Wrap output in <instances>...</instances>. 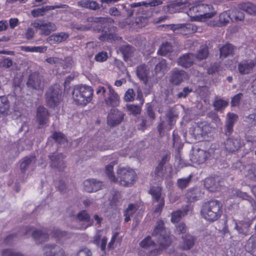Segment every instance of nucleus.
<instances>
[{"label":"nucleus","mask_w":256,"mask_h":256,"mask_svg":"<svg viewBox=\"0 0 256 256\" xmlns=\"http://www.w3.org/2000/svg\"><path fill=\"white\" fill-rule=\"evenodd\" d=\"M35 156H26L22 160L20 164V168L22 172L24 173L35 162Z\"/></svg>","instance_id":"38"},{"label":"nucleus","mask_w":256,"mask_h":256,"mask_svg":"<svg viewBox=\"0 0 256 256\" xmlns=\"http://www.w3.org/2000/svg\"><path fill=\"white\" fill-rule=\"evenodd\" d=\"M206 8L205 9L204 12L203 14H202V20L212 18L216 14V12L212 5L208 4Z\"/></svg>","instance_id":"46"},{"label":"nucleus","mask_w":256,"mask_h":256,"mask_svg":"<svg viewBox=\"0 0 256 256\" xmlns=\"http://www.w3.org/2000/svg\"><path fill=\"white\" fill-rule=\"evenodd\" d=\"M247 177L252 180H256V164H253L251 166L250 168L248 170L246 175Z\"/></svg>","instance_id":"60"},{"label":"nucleus","mask_w":256,"mask_h":256,"mask_svg":"<svg viewBox=\"0 0 256 256\" xmlns=\"http://www.w3.org/2000/svg\"><path fill=\"white\" fill-rule=\"evenodd\" d=\"M96 94L102 96L104 100L105 98L107 96V93H108V89L107 88V84L106 86H98L96 90Z\"/></svg>","instance_id":"61"},{"label":"nucleus","mask_w":256,"mask_h":256,"mask_svg":"<svg viewBox=\"0 0 256 256\" xmlns=\"http://www.w3.org/2000/svg\"><path fill=\"white\" fill-rule=\"evenodd\" d=\"M88 22H100L102 24H112L114 22V20L110 18H88L87 19Z\"/></svg>","instance_id":"50"},{"label":"nucleus","mask_w":256,"mask_h":256,"mask_svg":"<svg viewBox=\"0 0 256 256\" xmlns=\"http://www.w3.org/2000/svg\"><path fill=\"white\" fill-rule=\"evenodd\" d=\"M256 66V60H243L238 62V69L241 74H247L252 72Z\"/></svg>","instance_id":"11"},{"label":"nucleus","mask_w":256,"mask_h":256,"mask_svg":"<svg viewBox=\"0 0 256 256\" xmlns=\"http://www.w3.org/2000/svg\"><path fill=\"white\" fill-rule=\"evenodd\" d=\"M188 78L186 72L178 68H174L170 73V81L174 85H179Z\"/></svg>","instance_id":"10"},{"label":"nucleus","mask_w":256,"mask_h":256,"mask_svg":"<svg viewBox=\"0 0 256 256\" xmlns=\"http://www.w3.org/2000/svg\"><path fill=\"white\" fill-rule=\"evenodd\" d=\"M51 138L54 139L56 142L60 144H64L67 142L65 136L60 132H54Z\"/></svg>","instance_id":"54"},{"label":"nucleus","mask_w":256,"mask_h":256,"mask_svg":"<svg viewBox=\"0 0 256 256\" xmlns=\"http://www.w3.org/2000/svg\"><path fill=\"white\" fill-rule=\"evenodd\" d=\"M245 249L253 256H256V234L252 235L246 242Z\"/></svg>","instance_id":"30"},{"label":"nucleus","mask_w":256,"mask_h":256,"mask_svg":"<svg viewBox=\"0 0 256 256\" xmlns=\"http://www.w3.org/2000/svg\"><path fill=\"white\" fill-rule=\"evenodd\" d=\"M68 37L69 34L66 32H57L50 36L47 40L51 44H59L66 40Z\"/></svg>","instance_id":"26"},{"label":"nucleus","mask_w":256,"mask_h":256,"mask_svg":"<svg viewBox=\"0 0 256 256\" xmlns=\"http://www.w3.org/2000/svg\"><path fill=\"white\" fill-rule=\"evenodd\" d=\"M162 188L159 186H152L150 190V194L152 196L154 200L164 198L162 196Z\"/></svg>","instance_id":"45"},{"label":"nucleus","mask_w":256,"mask_h":256,"mask_svg":"<svg viewBox=\"0 0 256 256\" xmlns=\"http://www.w3.org/2000/svg\"><path fill=\"white\" fill-rule=\"evenodd\" d=\"M49 114L47 109L43 106H40L37 108L36 120L39 124V128H43L48 123Z\"/></svg>","instance_id":"13"},{"label":"nucleus","mask_w":256,"mask_h":256,"mask_svg":"<svg viewBox=\"0 0 256 256\" xmlns=\"http://www.w3.org/2000/svg\"><path fill=\"white\" fill-rule=\"evenodd\" d=\"M208 156V153L200 149L194 151L191 156L190 160L194 163L201 164L204 163Z\"/></svg>","instance_id":"23"},{"label":"nucleus","mask_w":256,"mask_h":256,"mask_svg":"<svg viewBox=\"0 0 256 256\" xmlns=\"http://www.w3.org/2000/svg\"><path fill=\"white\" fill-rule=\"evenodd\" d=\"M189 13L191 14H196L194 16V20L196 21H202L200 18L201 10L200 3L195 4L190 8Z\"/></svg>","instance_id":"44"},{"label":"nucleus","mask_w":256,"mask_h":256,"mask_svg":"<svg viewBox=\"0 0 256 256\" xmlns=\"http://www.w3.org/2000/svg\"><path fill=\"white\" fill-rule=\"evenodd\" d=\"M46 102L47 104L54 108L57 106L62 100L61 90L58 85L50 86L46 94Z\"/></svg>","instance_id":"6"},{"label":"nucleus","mask_w":256,"mask_h":256,"mask_svg":"<svg viewBox=\"0 0 256 256\" xmlns=\"http://www.w3.org/2000/svg\"><path fill=\"white\" fill-rule=\"evenodd\" d=\"M172 50V48L168 42L163 43L160 47L158 54L161 56H166Z\"/></svg>","instance_id":"47"},{"label":"nucleus","mask_w":256,"mask_h":256,"mask_svg":"<svg viewBox=\"0 0 256 256\" xmlns=\"http://www.w3.org/2000/svg\"><path fill=\"white\" fill-rule=\"evenodd\" d=\"M120 51L122 54L125 61H128V58L133 56L135 49L129 44L122 46Z\"/></svg>","instance_id":"37"},{"label":"nucleus","mask_w":256,"mask_h":256,"mask_svg":"<svg viewBox=\"0 0 256 256\" xmlns=\"http://www.w3.org/2000/svg\"><path fill=\"white\" fill-rule=\"evenodd\" d=\"M124 114L118 109H112L108 116V124L110 126L119 124L123 120Z\"/></svg>","instance_id":"14"},{"label":"nucleus","mask_w":256,"mask_h":256,"mask_svg":"<svg viewBox=\"0 0 256 256\" xmlns=\"http://www.w3.org/2000/svg\"><path fill=\"white\" fill-rule=\"evenodd\" d=\"M134 96L135 94L134 90L132 88H129L124 94V100L126 102H131L134 100Z\"/></svg>","instance_id":"62"},{"label":"nucleus","mask_w":256,"mask_h":256,"mask_svg":"<svg viewBox=\"0 0 256 256\" xmlns=\"http://www.w3.org/2000/svg\"><path fill=\"white\" fill-rule=\"evenodd\" d=\"M187 228L186 225L184 223H180L176 226L174 229V234L176 236H184L186 234Z\"/></svg>","instance_id":"56"},{"label":"nucleus","mask_w":256,"mask_h":256,"mask_svg":"<svg viewBox=\"0 0 256 256\" xmlns=\"http://www.w3.org/2000/svg\"><path fill=\"white\" fill-rule=\"evenodd\" d=\"M189 211L188 206H186L182 209L178 210L172 213L171 221L172 222H176L180 220L182 216L186 215Z\"/></svg>","instance_id":"32"},{"label":"nucleus","mask_w":256,"mask_h":256,"mask_svg":"<svg viewBox=\"0 0 256 256\" xmlns=\"http://www.w3.org/2000/svg\"><path fill=\"white\" fill-rule=\"evenodd\" d=\"M68 6L66 4H60L56 6H46L41 8L34 9L32 10L31 14L34 18L43 16L44 14L50 10L59 8H66Z\"/></svg>","instance_id":"22"},{"label":"nucleus","mask_w":256,"mask_h":256,"mask_svg":"<svg viewBox=\"0 0 256 256\" xmlns=\"http://www.w3.org/2000/svg\"><path fill=\"white\" fill-rule=\"evenodd\" d=\"M233 223L234 229L237 230L238 234L246 236L248 234L250 228L252 224L250 221L241 220L236 222L234 220Z\"/></svg>","instance_id":"18"},{"label":"nucleus","mask_w":256,"mask_h":256,"mask_svg":"<svg viewBox=\"0 0 256 256\" xmlns=\"http://www.w3.org/2000/svg\"><path fill=\"white\" fill-rule=\"evenodd\" d=\"M234 46L230 44H226L220 46V58L224 59L234 54Z\"/></svg>","instance_id":"29"},{"label":"nucleus","mask_w":256,"mask_h":256,"mask_svg":"<svg viewBox=\"0 0 256 256\" xmlns=\"http://www.w3.org/2000/svg\"><path fill=\"white\" fill-rule=\"evenodd\" d=\"M76 220L82 223L80 228L86 229L93 224V220L90 218L89 214L86 210H82L76 216Z\"/></svg>","instance_id":"16"},{"label":"nucleus","mask_w":256,"mask_h":256,"mask_svg":"<svg viewBox=\"0 0 256 256\" xmlns=\"http://www.w3.org/2000/svg\"><path fill=\"white\" fill-rule=\"evenodd\" d=\"M138 209V207L136 204H129L124 212V216H125L124 222H129L130 220V216L136 212Z\"/></svg>","instance_id":"43"},{"label":"nucleus","mask_w":256,"mask_h":256,"mask_svg":"<svg viewBox=\"0 0 256 256\" xmlns=\"http://www.w3.org/2000/svg\"><path fill=\"white\" fill-rule=\"evenodd\" d=\"M154 245L155 243L151 240L150 236H147L140 243V246L146 250L154 248Z\"/></svg>","instance_id":"51"},{"label":"nucleus","mask_w":256,"mask_h":256,"mask_svg":"<svg viewBox=\"0 0 256 256\" xmlns=\"http://www.w3.org/2000/svg\"><path fill=\"white\" fill-rule=\"evenodd\" d=\"M192 176L190 174L187 178H178L176 182V184L178 188L180 190L186 188L189 185L192 180Z\"/></svg>","instance_id":"48"},{"label":"nucleus","mask_w":256,"mask_h":256,"mask_svg":"<svg viewBox=\"0 0 256 256\" xmlns=\"http://www.w3.org/2000/svg\"><path fill=\"white\" fill-rule=\"evenodd\" d=\"M154 202L157 203L156 204L154 205V214L156 216H158L160 214L164 206V199L162 198L156 200H154Z\"/></svg>","instance_id":"52"},{"label":"nucleus","mask_w":256,"mask_h":256,"mask_svg":"<svg viewBox=\"0 0 256 256\" xmlns=\"http://www.w3.org/2000/svg\"><path fill=\"white\" fill-rule=\"evenodd\" d=\"M194 60V54L192 53H187L180 56L176 62L178 66L184 68H188L193 65Z\"/></svg>","instance_id":"19"},{"label":"nucleus","mask_w":256,"mask_h":256,"mask_svg":"<svg viewBox=\"0 0 256 256\" xmlns=\"http://www.w3.org/2000/svg\"><path fill=\"white\" fill-rule=\"evenodd\" d=\"M114 38V34L108 32L106 31L103 32L102 33L98 36V39L101 41H107L111 42Z\"/></svg>","instance_id":"58"},{"label":"nucleus","mask_w":256,"mask_h":256,"mask_svg":"<svg viewBox=\"0 0 256 256\" xmlns=\"http://www.w3.org/2000/svg\"><path fill=\"white\" fill-rule=\"evenodd\" d=\"M116 163L114 162H111L110 164L107 165L106 166V172L107 176L108 177L110 180L112 182H116V178L114 174L113 167L114 165Z\"/></svg>","instance_id":"55"},{"label":"nucleus","mask_w":256,"mask_h":256,"mask_svg":"<svg viewBox=\"0 0 256 256\" xmlns=\"http://www.w3.org/2000/svg\"><path fill=\"white\" fill-rule=\"evenodd\" d=\"M150 70L152 68L148 66V64L146 66L144 64L139 66L136 69L137 76L140 78L144 80L148 76Z\"/></svg>","instance_id":"40"},{"label":"nucleus","mask_w":256,"mask_h":256,"mask_svg":"<svg viewBox=\"0 0 256 256\" xmlns=\"http://www.w3.org/2000/svg\"><path fill=\"white\" fill-rule=\"evenodd\" d=\"M192 91V88H190L188 87L184 88L181 92H180L177 94L178 98H186L190 92Z\"/></svg>","instance_id":"63"},{"label":"nucleus","mask_w":256,"mask_h":256,"mask_svg":"<svg viewBox=\"0 0 256 256\" xmlns=\"http://www.w3.org/2000/svg\"><path fill=\"white\" fill-rule=\"evenodd\" d=\"M119 233L118 232H115L110 240V241L108 243V248L109 250H114L116 247V244L118 242H120L121 241V238H118V236Z\"/></svg>","instance_id":"53"},{"label":"nucleus","mask_w":256,"mask_h":256,"mask_svg":"<svg viewBox=\"0 0 256 256\" xmlns=\"http://www.w3.org/2000/svg\"><path fill=\"white\" fill-rule=\"evenodd\" d=\"M93 92L91 86H77L73 90L72 98L77 104L86 106L92 100Z\"/></svg>","instance_id":"3"},{"label":"nucleus","mask_w":256,"mask_h":256,"mask_svg":"<svg viewBox=\"0 0 256 256\" xmlns=\"http://www.w3.org/2000/svg\"><path fill=\"white\" fill-rule=\"evenodd\" d=\"M130 114H139L141 112L140 106L137 105L128 104L126 106Z\"/></svg>","instance_id":"59"},{"label":"nucleus","mask_w":256,"mask_h":256,"mask_svg":"<svg viewBox=\"0 0 256 256\" xmlns=\"http://www.w3.org/2000/svg\"><path fill=\"white\" fill-rule=\"evenodd\" d=\"M228 100L216 97L212 103V106L216 111L221 112L224 110L228 106Z\"/></svg>","instance_id":"39"},{"label":"nucleus","mask_w":256,"mask_h":256,"mask_svg":"<svg viewBox=\"0 0 256 256\" xmlns=\"http://www.w3.org/2000/svg\"><path fill=\"white\" fill-rule=\"evenodd\" d=\"M222 213V204L216 200H211L204 202L201 208L202 217L207 221L213 222L217 220Z\"/></svg>","instance_id":"1"},{"label":"nucleus","mask_w":256,"mask_h":256,"mask_svg":"<svg viewBox=\"0 0 256 256\" xmlns=\"http://www.w3.org/2000/svg\"><path fill=\"white\" fill-rule=\"evenodd\" d=\"M238 116L237 114L228 112L226 114V134L228 135L231 134L233 132V128L234 122L237 120Z\"/></svg>","instance_id":"27"},{"label":"nucleus","mask_w":256,"mask_h":256,"mask_svg":"<svg viewBox=\"0 0 256 256\" xmlns=\"http://www.w3.org/2000/svg\"><path fill=\"white\" fill-rule=\"evenodd\" d=\"M135 172L130 168H120L117 170L116 182L124 186H130L133 184Z\"/></svg>","instance_id":"4"},{"label":"nucleus","mask_w":256,"mask_h":256,"mask_svg":"<svg viewBox=\"0 0 256 256\" xmlns=\"http://www.w3.org/2000/svg\"><path fill=\"white\" fill-rule=\"evenodd\" d=\"M32 236L37 243H42L48 240V236L46 232L42 230H36L32 233Z\"/></svg>","instance_id":"41"},{"label":"nucleus","mask_w":256,"mask_h":256,"mask_svg":"<svg viewBox=\"0 0 256 256\" xmlns=\"http://www.w3.org/2000/svg\"><path fill=\"white\" fill-rule=\"evenodd\" d=\"M240 145V140L238 138H229L224 142L225 148L230 152H234L238 150Z\"/></svg>","instance_id":"28"},{"label":"nucleus","mask_w":256,"mask_h":256,"mask_svg":"<svg viewBox=\"0 0 256 256\" xmlns=\"http://www.w3.org/2000/svg\"><path fill=\"white\" fill-rule=\"evenodd\" d=\"M238 8L250 15H256V4L250 2H242L238 4Z\"/></svg>","instance_id":"33"},{"label":"nucleus","mask_w":256,"mask_h":256,"mask_svg":"<svg viewBox=\"0 0 256 256\" xmlns=\"http://www.w3.org/2000/svg\"><path fill=\"white\" fill-rule=\"evenodd\" d=\"M108 93L105 98L104 102L108 107H116L120 104V98L118 94L115 92L112 87L107 84Z\"/></svg>","instance_id":"9"},{"label":"nucleus","mask_w":256,"mask_h":256,"mask_svg":"<svg viewBox=\"0 0 256 256\" xmlns=\"http://www.w3.org/2000/svg\"><path fill=\"white\" fill-rule=\"evenodd\" d=\"M153 236H158V242L159 245L158 248L151 250L148 256H156L171 244L170 237L166 234L164 230V223L162 220L158 222V225L152 233Z\"/></svg>","instance_id":"2"},{"label":"nucleus","mask_w":256,"mask_h":256,"mask_svg":"<svg viewBox=\"0 0 256 256\" xmlns=\"http://www.w3.org/2000/svg\"><path fill=\"white\" fill-rule=\"evenodd\" d=\"M231 21L234 22H242L244 18L243 12L236 9L230 10Z\"/></svg>","instance_id":"42"},{"label":"nucleus","mask_w":256,"mask_h":256,"mask_svg":"<svg viewBox=\"0 0 256 256\" xmlns=\"http://www.w3.org/2000/svg\"><path fill=\"white\" fill-rule=\"evenodd\" d=\"M218 180L217 178H208L204 181V186L206 188L212 192H214L219 190Z\"/></svg>","instance_id":"31"},{"label":"nucleus","mask_w":256,"mask_h":256,"mask_svg":"<svg viewBox=\"0 0 256 256\" xmlns=\"http://www.w3.org/2000/svg\"><path fill=\"white\" fill-rule=\"evenodd\" d=\"M78 5L82 8H88L93 10L100 9L99 4L95 0H84L78 2Z\"/></svg>","instance_id":"34"},{"label":"nucleus","mask_w":256,"mask_h":256,"mask_svg":"<svg viewBox=\"0 0 256 256\" xmlns=\"http://www.w3.org/2000/svg\"><path fill=\"white\" fill-rule=\"evenodd\" d=\"M2 256H24L22 254L16 252L12 250H4L2 251Z\"/></svg>","instance_id":"64"},{"label":"nucleus","mask_w":256,"mask_h":256,"mask_svg":"<svg viewBox=\"0 0 256 256\" xmlns=\"http://www.w3.org/2000/svg\"><path fill=\"white\" fill-rule=\"evenodd\" d=\"M202 196L200 189L194 188L190 189L186 193V198L190 202L197 200Z\"/></svg>","instance_id":"36"},{"label":"nucleus","mask_w":256,"mask_h":256,"mask_svg":"<svg viewBox=\"0 0 256 256\" xmlns=\"http://www.w3.org/2000/svg\"><path fill=\"white\" fill-rule=\"evenodd\" d=\"M31 26L40 30L42 36H48L52 32L56 30L55 24L52 22H46L42 20H36L32 22Z\"/></svg>","instance_id":"7"},{"label":"nucleus","mask_w":256,"mask_h":256,"mask_svg":"<svg viewBox=\"0 0 256 256\" xmlns=\"http://www.w3.org/2000/svg\"><path fill=\"white\" fill-rule=\"evenodd\" d=\"M83 184L84 190L88 192H96L100 190L102 186V182L94 178L85 180Z\"/></svg>","instance_id":"17"},{"label":"nucleus","mask_w":256,"mask_h":256,"mask_svg":"<svg viewBox=\"0 0 256 256\" xmlns=\"http://www.w3.org/2000/svg\"><path fill=\"white\" fill-rule=\"evenodd\" d=\"M162 4L161 0H154L148 2H142L136 3H133L131 4H122L120 5V10L122 13L121 16L130 17L133 14V10L132 8L138 7L140 6H144L146 8L148 6H156Z\"/></svg>","instance_id":"5"},{"label":"nucleus","mask_w":256,"mask_h":256,"mask_svg":"<svg viewBox=\"0 0 256 256\" xmlns=\"http://www.w3.org/2000/svg\"><path fill=\"white\" fill-rule=\"evenodd\" d=\"M166 168L161 164H158L154 171V176L158 179L162 180L166 174Z\"/></svg>","instance_id":"57"},{"label":"nucleus","mask_w":256,"mask_h":256,"mask_svg":"<svg viewBox=\"0 0 256 256\" xmlns=\"http://www.w3.org/2000/svg\"><path fill=\"white\" fill-rule=\"evenodd\" d=\"M28 88L38 90L43 88V78L42 76L36 72L32 73L28 76L27 82Z\"/></svg>","instance_id":"12"},{"label":"nucleus","mask_w":256,"mask_h":256,"mask_svg":"<svg viewBox=\"0 0 256 256\" xmlns=\"http://www.w3.org/2000/svg\"><path fill=\"white\" fill-rule=\"evenodd\" d=\"M182 242L180 246V248L184 250L191 249L194 246L196 238L190 234H186L181 236Z\"/></svg>","instance_id":"24"},{"label":"nucleus","mask_w":256,"mask_h":256,"mask_svg":"<svg viewBox=\"0 0 256 256\" xmlns=\"http://www.w3.org/2000/svg\"><path fill=\"white\" fill-rule=\"evenodd\" d=\"M148 66L154 67V72L157 74H164L170 68L166 60L156 57L152 58L148 62Z\"/></svg>","instance_id":"8"},{"label":"nucleus","mask_w":256,"mask_h":256,"mask_svg":"<svg viewBox=\"0 0 256 256\" xmlns=\"http://www.w3.org/2000/svg\"><path fill=\"white\" fill-rule=\"evenodd\" d=\"M49 158L51 160L50 166L52 167L56 168L60 170H62L66 167L64 160V156L62 154H53L52 155L49 156Z\"/></svg>","instance_id":"20"},{"label":"nucleus","mask_w":256,"mask_h":256,"mask_svg":"<svg viewBox=\"0 0 256 256\" xmlns=\"http://www.w3.org/2000/svg\"><path fill=\"white\" fill-rule=\"evenodd\" d=\"M231 20L230 10L222 12L219 16L218 22L214 24V26H222L226 25Z\"/></svg>","instance_id":"35"},{"label":"nucleus","mask_w":256,"mask_h":256,"mask_svg":"<svg viewBox=\"0 0 256 256\" xmlns=\"http://www.w3.org/2000/svg\"><path fill=\"white\" fill-rule=\"evenodd\" d=\"M12 114L10 102L6 96H0V117Z\"/></svg>","instance_id":"25"},{"label":"nucleus","mask_w":256,"mask_h":256,"mask_svg":"<svg viewBox=\"0 0 256 256\" xmlns=\"http://www.w3.org/2000/svg\"><path fill=\"white\" fill-rule=\"evenodd\" d=\"M169 26L170 29L176 32L187 34L196 31L194 26L191 24H172Z\"/></svg>","instance_id":"21"},{"label":"nucleus","mask_w":256,"mask_h":256,"mask_svg":"<svg viewBox=\"0 0 256 256\" xmlns=\"http://www.w3.org/2000/svg\"><path fill=\"white\" fill-rule=\"evenodd\" d=\"M208 55V48L206 46H202L198 51L196 56H195V58H196L198 60H202L207 58Z\"/></svg>","instance_id":"49"},{"label":"nucleus","mask_w":256,"mask_h":256,"mask_svg":"<svg viewBox=\"0 0 256 256\" xmlns=\"http://www.w3.org/2000/svg\"><path fill=\"white\" fill-rule=\"evenodd\" d=\"M44 256H66L60 246L53 244H46L43 248Z\"/></svg>","instance_id":"15"}]
</instances>
